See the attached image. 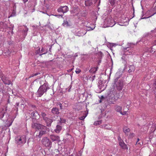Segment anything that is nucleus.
<instances>
[{
    "label": "nucleus",
    "mask_w": 156,
    "mask_h": 156,
    "mask_svg": "<svg viewBox=\"0 0 156 156\" xmlns=\"http://www.w3.org/2000/svg\"><path fill=\"white\" fill-rule=\"evenodd\" d=\"M16 143L21 146H22L26 142V136L25 135L18 136L15 139Z\"/></svg>",
    "instance_id": "4"
},
{
    "label": "nucleus",
    "mask_w": 156,
    "mask_h": 156,
    "mask_svg": "<svg viewBox=\"0 0 156 156\" xmlns=\"http://www.w3.org/2000/svg\"><path fill=\"white\" fill-rule=\"evenodd\" d=\"M49 89L48 83L45 82L40 87L37 92V94L38 97H41L44 93H46L47 90Z\"/></svg>",
    "instance_id": "2"
},
{
    "label": "nucleus",
    "mask_w": 156,
    "mask_h": 156,
    "mask_svg": "<svg viewBox=\"0 0 156 156\" xmlns=\"http://www.w3.org/2000/svg\"><path fill=\"white\" fill-rule=\"evenodd\" d=\"M16 105L17 106H19V103H16Z\"/></svg>",
    "instance_id": "51"
},
{
    "label": "nucleus",
    "mask_w": 156,
    "mask_h": 156,
    "mask_svg": "<svg viewBox=\"0 0 156 156\" xmlns=\"http://www.w3.org/2000/svg\"><path fill=\"white\" fill-rule=\"evenodd\" d=\"M122 109V107L121 106L119 105H116L115 107V110L117 112H120V113H121Z\"/></svg>",
    "instance_id": "20"
},
{
    "label": "nucleus",
    "mask_w": 156,
    "mask_h": 156,
    "mask_svg": "<svg viewBox=\"0 0 156 156\" xmlns=\"http://www.w3.org/2000/svg\"><path fill=\"white\" fill-rule=\"evenodd\" d=\"M81 72V70L79 69H78L77 70L75 71V72L77 74Z\"/></svg>",
    "instance_id": "36"
},
{
    "label": "nucleus",
    "mask_w": 156,
    "mask_h": 156,
    "mask_svg": "<svg viewBox=\"0 0 156 156\" xmlns=\"http://www.w3.org/2000/svg\"><path fill=\"white\" fill-rule=\"evenodd\" d=\"M154 86L155 87V89H156V80L154 81Z\"/></svg>",
    "instance_id": "39"
},
{
    "label": "nucleus",
    "mask_w": 156,
    "mask_h": 156,
    "mask_svg": "<svg viewBox=\"0 0 156 156\" xmlns=\"http://www.w3.org/2000/svg\"><path fill=\"white\" fill-rule=\"evenodd\" d=\"M60 121H59V123L58 122V124H61L62 123H64L66 122V120L62 118H60Z\"/></svg>",
    "instance_id": "30"
},
{
    "label": "nucleus",
    "mask_w": 156,
    "mask_h": 156,
    "mask_svg": "<svg viewBox=\"0 0 156 156\" xmlns=\"http://www.w3.org/2000/svg\"><path fill=\"white\" fill-rule=\"evenodd\" d=\"M116 73V77L114 80V86L116 87L117 89L119 91L121 90L124 86V81L122 79H119L121 75H119V73Z\"/></svg>",
    "instance_id": "1"
},
{
    "label": "nucleus",
    "mask_w": 156,
    "mask_h": 156,
    "mask_svg": "<svg viewBox=\"0 0 156 156\" xmlns=\"http://www.w3.org/2000/svg\"><path fill=\"white\" fill-rule=\"evenodd\" d=\"M87 98H88L89 97V96H90V97H91V94H88L87 92Z\"/></svg>",
    "instance_id": "43"
},
{
    "label": "nucleus",
    "mask_w": 156,
    "mask_h": 156,
    "mask_svg": "<svg viewBox=\"0 0 156 156\" xmlns=\"http://www.w3.org/2000/svg\"><path fill=\"white\" fill-rule=\"evenodd\" d=\"M85 3L86 6H89L92 5V3L91 0H88L86 1Z\"/></svg>",
    "instance_id": "24"
},
{
    "label": "nucleus",
    "mask_w": 156,
    "mask_h": 156,
    "mask_svg": "<svg viewBox=\"0 0 156 156\" xmlns=\"http://www.w3.org/2000/svg\"><path fill=\"white\" fill-rule=\"evenodd\" d=\"M41 51H40V48H39L38 50L36 51V53L40 55L41 54Z\"/></svg>",
    "instance_id": "38"
},
{
    "label": "nucleus",
    "mask_w": 156,
    "mask_h": 156,
    "mask_svg": "<svg viewBox=\"0 0 156 156\" xmlns=\"http://www.w3.org/2000/svg\"><path fill=\"white\" fill-rule=\"evenodd\" d=\"M141 144L140 143H138V144H137V145H139V146L140 147V146H141V144H142V143L141 142Z\"/></svg>",
    "instance_id": "44"
},
{
    "label": "nucleus",
    "mask_w": 156,
    "mask_h": 156,
    "mask_svg": "<svg viewBox=\"0 0 156 156\" xmlns=\"http://www.w3.org/2000/svg\"><path fill=\"white\" fill-rule=\"evenodd\" d=\"M87 116V115L86 114L85 116H83L80 117L79 118V119L81 120H83L85 119V118H86V117Z\"/></svg>",
    "instance_id": "32"
},
{
    "label": "nucleus",
    "mask_w": 156,
    "mask_h": 156,
    "mask_svg": "<svg viewBox=\"0 0 156 156\" xmlns=\"http://www.w3.org/2000/svg\"><path fill=\"white\" fill-rule=\"evenodd\" d=\"M119 144L121 147H122L123 149L126 150L128 149V147H127L126 145L125 144L123 141L120 142H119Z\"/></svg>",
    "instance_id": "14"
},
{
    "label": "nucleus",
    "mask_w": 156,
    "mask_h": 156,
    "mask_svg": "<svg viewBox=\"0 0 156 156\" xmlns=\"http://www.w3.org/2000/svg\"><path fill=\"white\" fill-rule=\"evenodd\" d=\"M44 120L45 121L47 124V126H51V123L53 121L52 119L48 118H47V119Z\"/></svg>",
    "instance_id": "18"
},
{
    "label": "nucleus",
    "mask_w": 156,
    "mask_h": 156,
    "mask_svg": "<svg viewBox=\"0 0 156 156\" xmlns=\"http://www.w3.org/2000/svg\"><path fill=\"white\" fill-rule=\"evenodd\" d=\"M31 115L33 118L35 119H38L40 117L37 112L36 111L32 112Z\"/></svg>",
    "instance_id": "13"
},
{
    "label": "nucleus",
    "mask_w": 156,
    "mask_h": 156,
    "mask_svg": "<svg viewBox=\"0 0 156 156\" xmlns=\"http://www.w3.org/2000/svg\"><path fill=\"white\" fill-rule=\"evenodd\" d=\"M51 112L54 114L58 115L59 114L58 109L56 107L53 108L51 110Z\"/></svg>",
    "instance_id": "16"
},
{
    "label": "nucleus",
    "mask_w": 156,
    "mask_h": 156,
    "mask_svg": "<svg viewBox=\"0 0 156 156\" xmlns=\"http://www.w3.org/2000/svg\"><path fill=\"white\" fill-rule=\"evenodd\" d=\"M151 36L152 37H156V29H155L154 30L151 31L150 34H148L147 36Z\"/></svg>",
    "instance_id": "19"
},
{
    "label": "nucleus",
    "mask_w": 156,
    "mask_h": 156,
    "mask_svg": "<svg viewBox=\"0 0 156 156\" xmlns=\"http://www.w3.org/2000/svg\"><path fill=\"white\" fill-rule=\"evenodd\" d=\"M63 26H69V24L68 22L67 21H64V23L62 24Z\"/></svg>",
    "instance_id": "29"
},
{
    "label": "nucleus",
    "mask_w": 156,
    "mask_h": 156,
    "mask_svg": "<svg viewBox=\"0 0 156 156\" xmlns=\"http://www.w3.org/2000/svg\"><path fill=\"white\" fill-rule=\"evenodd\" d=\"M48 129H47L46 130H41L40 131V132L36 134L35 138L38 137L39 138H40L42 136L47 133L46 130Z\"/></svg>",
    "instance_id": "12"
},
{
    "label": "nucleus",
    "mask_w": 156,
    "mask_h": 156,
    "mask_svg": "<svg viewBox=\"0 0 156 156\" xmlns=\"http://www.w3.org/2000/svg\"><path fill=\"white\" fill-rule=\"evenodd\" d=\"M134 133H131L129 135V138H132L134 136Z\"/></svg>",
    "instance_id": "35"
},
{
    "label": "nucleus",
    "mask_w": 156,
    "mask_h": 156,
    "mask_svg": "<svg viewBox=\"0 0 156 156\" xmlns=\"http://www.w3.org/2000/svg\"><path fill=\"white\" fill-rule=\"evenodd\" d=\"M81 32V33H82V34H81L79 36H83V35H84L85 34H86V33L87 32H86L85 33V32H84L83 33V30H81L80 32Z\"/></svg>",
    "instance_id": "34"
},
{
    "label": "nucleus",
    "mask_w": 156,
    "mask_h": 156,
    "mask_svg": "<svg viewBox=\"0 0 156 156\" xmlns=\"http://www.w3.org/2000/svg\"><path fill=\"white\" fill-rule=\"evenodd\" d=\"M102 123V121L101 120H98L96 121H95L94 125L95 126L99 125Z\"/></svg>",
    "instance_id": "26"
},
{
    "label": "nucleus",
    "mask_w": 156,
    "mask_h": 156,
    "mask_svg": "<svg viewBox=\"0 0 156 156\" xmlns=\"http://www.w3.org/2000/svg\"><path fill=\"white\" fill-rule=\"evenodd\" d=\"M1 79L3 83L5 84L9 85L11 83V81L4 75L2 76Z\"/></svg>",
    "instance_id": "9"
},
{
    "label": "nucleus",
    "mask_w": 156,
    "mask_h": 156,
    "mask_svg": "<svg viewBox=\"0 0 156 156\" xmlns=\"http://www.w3.org/2000/svg\"><path fill=\"white\" fill-rule=\"evenodd\" d=\"M155 13H154V14H153L152 15H150V16H148L147 17H143V15L142 16V17H141V18H140L141 19H147V18H149L151 16H153L154 14H155Z\"/></svg>",
    "instance_id": "28"
},
{
    "label": "nucleus",
    "mask_w": 156,
    "mask_h": 156,
    "mask_svg": "<svg viewBox=\"0 0 156 156\" xmlns=\"http://www.w3.org/2000/svg\"><path fill=\"white\" fill-rule=\"evenodd\" d=\"M98 67H92L89 70V71L91 73H95L97 70Z\"/></svg>",
    "instance_id": "22"
},
{
    "label": "nucleus",
    "mask_w": 156,
    "mask_h": 156,
    "mask_svg": "<svg viewBox=\"0 0 156 156\" xmlns=\"http://www.w3.org/2000/svg\"><path fill=\"white\" fill-rule=\"evenodd\" d=\"M46 114L44 112H42L41 114V116L43 118L44 120H45L46 119H47V117H46Z\"/></svg>",
    "instance_id": "25"
},
{
    "label": "nucleus",
    "mask_w": 156,
    "mask_h": 156,
    "mask_svg": "<svg viewBox=\"0 0 156 156\" xmlns=\"http://www.w3.org/2000/svg\"><path fill=\"white\" fill-rule=\"evenodd\" d=\"M103 128L105 129L112 130V127H111V126L109 124H107L104 125L103 126Z\"/></svg>",
    "instance_id": "21"
},
{
    "label": "nucleus",
    "mask_w": 156,
    "mask_h": 156,
    "mask_svg": "<svg viewBox=\"0 0 156 156\" xmlns=\"http://www.w3.org/2000/svg\"><path fill=\"white\" fill-rule=\"evenodd\" d=\"M73 68H72L71 69H69L68 70V72H70L73 69Z\"/></svg>",
    "instance_id": "47"
},
{
    "label": "nucleus",
    "mask_w": 156,
    "mask_h": 156,
    "mask_svg": "<svg viewBox=\"0 0 156 156\" xmlns=\"http://www.w3.org/2000/svg\"><path fill=\"white\" fill-rule=\"evenodd\" d=\"M28 1L27 0H23V2H24V3H25V2H27Z\"/></svg>",
    "instance_id": "50"
},
{
    "label": "nucleus",
    "mask_w": 156,
    "mask_h": 156,
    "mask_svg": "<svg viewBox=\"0 0 156 156\" xmlns=\"http://www.w3.org/2000/svg\"><path fill=\"white\" fill-rule=\"evenodd\" d=\"M127 113V112L126 111H124L123 112H122V111L121 112V113H120V114L122 115H125Z\"/></svg>",
    "instance_id": "37"
},
{
    "label": "nucleus",
    "mask_w": 156,
    "mask_h": 156,
    "mask_svg": "<svg viewBox=\"0 0 156 156\" xmlns=\"http://www.w3.org/2000/svg\"><path fill=\"white\" fill-rule=\"evenodd\" d=\"M0 115H1V116L2 117H3L4 116V112H1V114Z\"/></svg>",
    "instance_id": "42"
},
{
    "label": "nucleus",
    "mask_w": 156,
    "mask_h": 156,
    "mask_svg": "<svg viewBox=\"0 0 156 156\" xmlns=\"http://www.w3.org/2000/svg\"><path fill=\"white\" fill-rule=\"evenodd\" d=\"M130 69L128 70V72L129 73H130L132 72L133 70H134L133 68H134V66H130Z\"/></svg>",
    "instance_id": "27"
},
{
    "label": "nucleus",
    "mask_w": 156,
    "mask_h": 156,
    "mask_svg": "<svg viewBox=\"0 0 156 156\" xmlns=\"http://www.w3.org/2000/svg\"><path fill=\"white\" fill-rule=\"evenodd\" d=\"M69 10V8L67 6H60L57 10L59 12H62L63 13L67 12Z\"/></svg>",
    "instance_id": "8"
},
{
    "label": "nucleus",
    "mask_w": 156,
    "mask_h": 156,
    "mask_svg": "<svg viewBox=\"0 0 156 156\" xmlns=\"http://www.w3.org/2000/svg\"><path fill=\"white\" fill-rule=\"evenodd\" d=\"M50 138L53 141H56L59 142L60 141V137L58 136L51 135L50 136Z\"/></svg>",
    "instance_id": "11"
},
{
    "label": "nucleus",
    "mask_w": 156,
    "mask_h": 156,
    "mask_svg": "<svg viewBox=\"0 0 156 156\" xmlns=\"http://www.w3.org/2000/svg\"><path fill=\"white\" fill-rule=\"evenodd\" d=\"M89 29H88V30H92L94 29L90 27H89Z\"/></svg>",
    "instance_id": "45"
},
{
    "label": "nucleus",
    "mask_w": 156,
    "mask_h": 156,
    "mask_svg": "<svg viewBox=\"0 0 156 156\" xmlns=\"http://www.w3.org/2000/svg\"><path fill=\"white\" fill-rule=\"evenodd\" d=\"M95 77V75H92V76H91L89 77V79L90 80L93 81L94 80Z\"/></svg>",
    "instance_id": "31"
},
{
    "label": "nucleus",
    "mask_w": 156,
    "mask_h": 156,
    "mask_svg": "<svg viewBox=\"0 0 156 156\" xmlns=\"http://www.w3.org/2000/svg\"><path fill=\"white\" fill-rule=\"evenodd\" d=\"M105 23L106 24V27H112L113 26L115 23L114 21L110 18H107L105 21Z\"/></svg>",
    "instance_id": "7"
},
{
    "label": "nucleus",
    "mask_w": 156,
    "mask_h": 156,
    "mask_svg": "<svg viewBox=\"0 0 156 156\" xmlns=\"http://www.w3.org/2000/svg\"><path fill=\"white\" fill-rule=\"evenodd\" d=\"M51 47L50 48H49V51H51Z\"/></svg>",
    "instance_id": "53"
},
{
    "label": "nucleus",
    "mask_w": 156,
    "mask_h": 156,
    "mask_svg": "<svg viewBox=\"0 0 156 156\" xmlns=\"http://www.w3.org/2000/svg\"><path fill=\"white\" fill-rule=\"evenodd\" d=\"M40 74V73H34L33 74V75H32V76H31V77H33V76H36L38 74Z\"/></svg>",
    "instance_id": "40"
},
{
    "label": "nucleus",
    "mask_w": 156,
    "mask_h": 156,
    "mask_svg": "<svg viewBox=\"0 0 156 156\" xmlns=\"http://www.w3.org/2000/svg\"><path fill=\"white\" fill-rule=\"evenodd\" d=\"M140 140V139L139 138H138L137 139V141L136 143V144H138V141Z\"/></svg>",
    "instance_id": "48"
},
{
    "label": "nucleus",
    "mask_w": 156,
    "mask_h": 156,
    "mask_svg": "<svg viewBox=\"0 0 156 156\" xmlns=\"http://www.w3.org/2000/svg\"><path fill=\"white\" fill-rule=\"evenodd\" d=\"M118 140L119 141V142H120L122 141L123 140L122 139L121 137L119 136L118 137Z\"/></svg>",
    "instance_id": "33"
},
{
    "label": "nucleus",
    "mask_w": 156,
    "mask_h": 156,
    "mask_svg": "<svg viewBox=\"0 0 156 156\" xmlns=\"http://www.w3.org/2000/svg\"><path fill=\"white\" fill-rule=\"evenodd\" d=\"M153 44L154 45H156V39L153 42Z\"/></svg>",
    "instance_id": "46"
},
{
    "label": "nucleus",
    "mask_w": 156,
    "mask_h": 156,
    "mask_svg": "<svg viewBox=\"0 0 156 156\" xmlns=\"http://www.w3.org/2000/svg\"><path fill=\"white\" fill-rule=\"evenodd\" d=\"M42 144L46 147H51L52 142L47 137H43L41 140Z\"/></svg>",
    "instance_id": "5"
},
{
    "label": "nucleus",
    "mask_w": 156,
    "mask_h": 156,
    "mask_svg": "<svg viewBox=\"0 0 156 156\" xmlns=\"http://www.w3.org/2000/svg\"><path fill=\"white\" fill-rule=\"evenodd\" d=\"M61 124H58L56 126V128L55 129V131L56 133H58L60 132L62 129V126L60 125Z\"/></svg>",
    "instance_id": "17"
},
{
    "label": "nucleus",
    "mask_w": 156,
    "mask_h": 156,
    "mask_svg": "<svg viewBox=\"0 0 156 156\" xmlns=\"http://www.w3.org/2000/svg\"><path fill=\"white\" fill-rule=\"evenodd\" d=\"M48 52L47 49H45L43 48H42L41 50V54H40V55H42Z\"/></svg>",
    "instance_id": "23"
},
{
    "label": "nucleus",
    "mask_w": 156,
    "mask_h": 156,
    "mask_svg": "<svg viewBox=\"0 0 156 156\" xmlns=\"http://www.w3.org/2000/svg\"><path fill=\"white\" fill-rule=\"evenodd\" d=\"M28 28H26V30H25V32L27 31L28 30Z\"/></svg>",
    "instance_id": "49"
},
{
    "label": "nucleus",
    "mask_w": 156,
    "mask_h": 156,
    "mask_svg": "<svg viewBox=\"0 0 156 156\" xmlns=\"http://www.w3.org/2000/svg\"><path fill=\"white\" fill-rule=\"evenodd\" d=\"M123 130L125 134L127 135H128V133L130 131V129L126 126L123 127Z\"/></svg>",
    "instance_id": "15"
},
{
    "label": "nucleus",
    "mask_w": 156,
    "mask_h": 156,
    "mask_svg": "<svg viewBox=\"0 0 156 156\" xmlns=\"http://www.w3.org/2000/svg\"><path fill=\"white\" fill-rule=\"evenodd\" d=\"M90 41H89L88 42V43L89 44H90Z\"/></svg>",
    "instance_id": "52"
},
{
    "label": "nucleus",
    "mask_w": 156,
    "mask_h": 156,
    "mask_svg": "<svg viewBox=\"0 0 156 156\" xmlns=\"http://www.w3.org/2000/svg\"><path fill=\"white\" fill-rule=\"evenodd\" d=\"M98 87L100 89L104 90L106 87L107 85L103 81L100 80L98 82Z\"/></svg>",
    "instance_id": "10"
},
{
    "label": "nucleus",
    "mask_w": 156,
    "mask_h": 156,
    "mask_svg": "<svg viewBox=\"0 0 156 156\" xmlns=\"http://www.w3.org/2000/svg\"><path fill=\"white\" fill-rule=\"evenodd\" d=\"M108 95L110 96L111 99L115 101L119 98V94L117 92L116 90L114 89H111L109 91Z\"/></svg>",
    "instance_id": "3"
},
{
    "label": "nucleus",
    "mask_w": 156,
    "mask_h": 156,
    "mask_svg": "<svg viewBox=\"0 0 156 156\" xmlns=\"http://www.w3.org/2000/svg\"><path fill=\"white\" fill-rule=\"evenodd\" d=\"M31 125L32 128L35 129L46 130L47 129V128L46 126L36 123L33 122Z\"/></svg>",
    "instance_id": "6"
},
{
    "label": "nucleus",
    "mask_w": 156,
    "mask_h": 156,
    "mask_svg": "<svg viewBox=\"0 0 156 156\" xmlns=\"http://www.w3.org/2000/svg\"><path fill=\"white\" fill-rule=\"evenodd\" d=\"M59 106L60 108L61 109H62V104L60 103L59 104Z\"/></svg>",
    "instance_id": "41"
},
{
    "label": "nucleus",
    "mask_w": 156,
    "mask_h": 156,
    "mask_svg": "<svg viewBox=\"0 0 156 156\" xmlns=\"http://www.w3.org/2000/svg\"><path fill=\"white\" fill-rule=\"evenodd\" d=\"M149 12V11L147 12H146V14H147Z\"/></svg>",
    "instance_id": "54"
}]
</instances>
